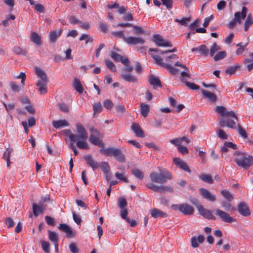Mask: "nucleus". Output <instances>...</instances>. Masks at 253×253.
<instances>
[{
  "label": "nucleus",
  "mask_w": 253,
  "mask_h": 253,
  "mask_svg": "<svg viewBox=\"0 0 253 253\" xmlns=\"http://www.w3.org/2000/svg\"><path fill=\"white\" fill-rule=\"evenodd\" d=\"M215 111L224 117L219 120V124L220 126H226L233 129H236L238 127L240 135L244 138H247L246 131L239 124L236 125L235 120L237 121L238 118L233 111H228L227 108L220 106H217Z\"/></svg>",
  "instance_id": "nucleus-1"
},
{
  "label": "nucleus",
  "mask_w": 253,
  "mask_h": 253,
  "mask_svg": "<svg viewBox=\"0 0 253 253\" xmlns=\"http://www.w3.org/2000/svg\"><path fill=\"white\" fill-rule=\"evenodd\" d=\"M77 132L78 134H73L71 130L66 129L63 130V134L68 137L72 142L76 143V146L79 149L87 150L89 146L87 142L88 134L83 126L80 123L76 125Z\"/></svg>",
  "instance_id": "nucleus-2"
},
{
  "label": "nucleus",
  "mask_w": 253,
  "mask_h": 253,
  "mask_svg": "<svg viewBox=\"0 0 253 253\" xmlns=\"http://www.w3.org/2000/svg\"><path fill=\"white\" fill-rule=\"evenodd\" d=\"M235 162L238 166L248 169L253 165V156L245 152L236 151L234 154Z\"/></svg>",
  "instance_id": "nucleus-3"
},
{
  "label": "nucleus",
  "mask_w": 253,
  "mask_h": 253,
  "mask_svg": "<svg viewBox=\"0 0 253 253\" xmlns=\"http://www.w3.org/2000/svg\"><path fill=\"white\" fill-rule=\"evenodd\" d=\"M35 72L37 75L40 78L38 80L36 85L41 94H44L47 92V77L45 73L41 68H36Z\"/></svg>",
  "instance_id": "nucleus-4"
},
{
  "label": "nucleus",
  "mask_w": 253,
  "mask_h": 253,
  "mask_svg": "<svg viewBox=\"0 0 253 253\" xmlns=\"http://www.w3.org/2000/svg\"><path fill=\"white\" fill-rule=\"evenodd\" d=\"M100 151L101 153L107 157H114L119 162L124 163L125 162V155L120 149L110 147L101 149Z\"/></svg>",
  "instance_id": "nucleus-5"
},
{
  "label": "nucleus",
  "mask_w": 253,
  "mask_h": 253,
  "mask_svg": "<svg viewBox=\"0 0 253 253\" xmlns=\"http://www.w3.org/2000/svg\"><path fill=\"white\" fill-rule=\"evenodd\" d=\"M151 180L154 182L163 184L168 179L172 178L171 173L166 169L161 170L160 173L153 172L150 175Z\"/></svg>",
  "instance_id": "nucleus-6"
},
{
  "label": "nucleus",
  "mask_w": 253,
  "mask_h": 253,
  "mask_svg": "<svg viewBox=\"0 0 253 253\" xmlns=\"http://www.w3.org/2000/svg\"><path fill=\"white\" fill-rule=\"evenodd\" d=\"M153 41L158 46L170 47L172 44L169 41L164 39L160 35H154L153 36Z\"/></svg>",
  "instance_id": "nucleus-7"
},
{
  "label": "nucleus",
  "mask_w": 253,
  "mask_h": 253,
  "mask_svg": "<svg viewBox=\"0 0 253 253\" xmlns=\"http://www.w3.org/2000/svg\"><path fill=\"white\" fill-rule=\"evenodd\" d=\"M216 214L218 216L222 221L227 223H232L236 221L235 219L230 216V215L225 211L219 209L215 210Z\"/></svg>",
  "instance_id": "nucleus-8"
},
{
  "label": "nucleus",
  "mask_w": 253,
  "mask_h": 253,
  "mask_svg": "<svg viewBox=\"0 0 253 253\" xmlns=\"http://www.w3.org/2000/svg\"><path fill=\"white\" fill-rule=\"evenodd\" d=\"M58 228L65 233L67 237L68 238H72L75 235V232L67 224H60Z\"/></svg>",
  "instance_id": "nucleus-9"
},
{
  "label": "nucleus",
  "mask_w": 253,
  "mask_h": 253,
  "mask_svg": "<svg viewBox=\"0 0 253 253\" xmlns=\"http://www.w3.org/2000/svg\"><path fill=\"white\" fill-rule=\"evenodd\" d=\"M125 42L128 44L130 45L142 44L145 42V40L141 37L130 36L125 38Z\"/></svg>",
  "instance_id": "nucleus-10"
},
{
  "label": "nucleus",
  "mask_w": 253,
  "mask_h": 253,
  "mask_svg": "<svg viewBox=\"0 0 253 253\" xmlns=\"http://www.w3.org/2000/svg\"><path fill=\"white\" fill-rule=\"evenodd\" d=\"M46 209V205L42 202H39L38 204L34 203L33 204V211L35 216H38L40 214L42 213Z\"/></svg>",
  "instance_id": "nucleus-11"
},
{
  "label": "nucleus",
  "mask_w": 253,
  "mask_h": 253,
  "mask_svg": "<svg viewBox=\"0 0 253 253\" xmlns=\"http://www.w3.org/2000/svg\"><path fill=\"white\" fill-rule=\"evenodd\" d=\"M192 52H198L200 56L206 57L209 53V49L205 44H202L197 47L191 49Z\"/></svg>",
  "instance_id": "nucleus-12"
},
{
  "label": "nucleus",
  "mask_w": 253,
  "mask_h": 253,
  "mask_svg": "<svg viewBox=\"0 0 253 253\" xmlns=\"http://www.w3.org/2000/svg\"><path fill=\"white\" fill-rule=\"evenodd\" d=\"M200 193L202 196L209 201L214 202L216 200V196L207 189L202 188L200 189Z\"/></svg>",
  "instance_id": "nucleus-13"
},
{
  "label": "nucleus",
  "mask_w": 253,
  "mask_h": 253,
  "mask_svg": "<svg viewBox=\"0 0 253 253\" xmlns=\"http://www.w3.org/2000/svg\"><path fill=\"white\" fill-rule=\"evenodd\" d=\"M198 211L200 214L208 219H215V216L212 214V212L206 209H205L202 206H199L198 207Z\"/></svg>",
  "instance_id": "nucleus-14"
},
{
  "label": "nucleus",
  "mask_w": 253,
  "mask_h": 253,
  "mask_svg": "<svg viewBox=\"0 0 253 253\" xmlns=\"http://www.w3.org/2000/svg\"><path fill=\"white\" fill-rule=\"evenodd\" d=\"M238 210L239 212L244 216H248L251 213L247 205L244 202H242L238 205Z\"/></svg>",
  "instance_id": "nucleus-15"
},
{
  "label": "nucleus",
  "mask_w": 253,
  "mask_h": 253,
  "mask_svg": "<svg viewBox=\"0 0 253 253\" xmlns=\"http://www.w3.org/2000/svg\"><path fill=\"white\" fill-rule=\"evenodd\" d=\"M173 162L176 166H177L182 170L188 172H191V170L187 166V165L186 164V163L180 158H175L173 159Z\"/></svg>",
  "instance_id": "nucleus-16"
},
{
  "label": "nucleus",
  "mask_w": 253,
  "mask_h": 253,
  "mask_svg": "<svg viewBox=\"0 0 253 253\" xmlns=\"http://www.w3.org/2000/svg\"><path fill=\"white\" fill-rule=\"evenodd\" d=\"M247 8L243 6L242 8L241 12H237L234 14V18L238 22V23L241 24L242 20L244 19L247 14Z\"/></svg>",
  "instance_id": "nucleus-17"
},
{
  "label": "nucleus",
  "mask_w": 253,
  "mask_h": 253,
  "mask_svg": "<svg viewBox=\"0 0 253 253\" xmlns=\"http://www.w3.org/2000/svg\"><path fill=\"white\" fill-rule=\"evenodd\" d=\"M102 137L101 134L100 135H96L95 134H90L89 137V141L94 145L98 146L100 147H104V143L99 139V137Z\"/></svg>",
  "instance_id": "nucleus-18"
},
{
  "label": "nucleus",
  "mask_w": 253,
  "mask_h": 253,
  "mask_svg": "<svg viewBox=\"0 0 253 253\" xmlns=\"http://www.w3.org/2000/svg\"><path fill=\"white\" fill-rule=\"evenodd\" d=\"M84 160L87 164L93 170L97 169L99 166V164L94 161L91 155H87L84 157Z\"/></svg>",
  "instance_id": "nucleus-19"
},
{
  "label": "nucleus",
  "mask_w": 253,
  "mask_h": 253,
  "mask_svg": "<svg viewBox=\"0 0 253 253\" xmlns=\"http://www.w3.org/2000/svg\"><path fill=\"white\" fill-rule=\"evenodd\" d=\"M194 210L192 207L187 204H181L180 212L184 215H191L194 213Z\"/></svg>",
  "instance_id": "nucleus-20"
},
{
  "label": "nucleus",
  "mask_w": 253,
  "mask_h": 253,
  "mask_svg": "<svg viewBox=\"0 0 253 253\" xmlns=\"http://www.w3.org/2000/svg\"><path fill=\"white\" fill-rule=\"evenodd\" d=\"M149 83L153 87V88L155 89L157 87H161V82L160 79L154 76L153 75H151L149 77Z\"/></svg>",
  "instance_id": "nucleus-21"
},
{
  "label": "nucleus",
  "mask_w": 253,
  "mask_h": 253,
  "mask_svg": "<svg viewBox=\"0 0 253 253\" xmlns=\"http://www.w3.org/2000/svg\"><path fill=\"white\" fill-rule=\"evenodd\" d=\"M62 32V30L61 29L51 31L49 34L50 42L52 43L55 42L56 40L61 36Z\"/></svg>",
  "instance_id": "nucleus-22"
},
{
  "label": "nucleus",
  "mask_w": 253,
  "mask_h": 253,
  "mask_svg": "<svg viewBox=\"0 0 253 253\" xmlns=\"http://www.w3.org/2000/svg\"><path fill=\"white\" fill-rule=\"evenodd\" d=\"M131 129L138 137H144V134L140 126L137 123H133L131 125Z\"/></svg>",
  "instance_id": "nucleus-23"
},
{
  "label": "nucleus",
  "mask_w": 253,
  "mask_h": 253,
  "mask_svg": "<svg viewBox=\"0 0 253 253\" xmlns=\"http://www.w3.org/2000/svg\"><path fill=\"white\" fill-rule=\"evenodd\" d=\"M204 237L203 235H200L196 237L194 236L191 239V246L193 248H195L199 246V243H202L204 241Z\"/></svg>",
  "instance_id": "nucleus-24"
},
{
  "label": "nucleus",
  "mask_w": 253,
  "mask_h": 253,
  "mask_svg": "<svg viewBox=\"0 0 253 253\" xmlns=\"http://www.w3.org/2000/svg\"><path fill=\"white\" fill-rule=\"evenodd\" d=\"M53 126L57 129L64 126H69V123L66 120H59L57 121H53L52 122Z\"/></svg>",
  "instance_id": "nucleus-25"
},
{
  "label": "nucleus",
  "mask_w": 253,
  "mask_h": 253,
  "mask_svg": "<svg viewBox=\"0 0 253 253\" xmlns=\"http://www.w3.org/2000/svg\"><path fill=\"white\" fill-rule=\"evenodd\" d=\"M151 215L154 218L157 217H166L167 214L166 212H163L160 210L157 209H154L150 211Z\"/></svg>",
  "instance_id": "nucleus-26"
},
{
  "label": "nucleus",
  "mask_w": 253,
  "mask_h": 253,
  "mask_svg": "<svg viewBox=\"0 0 253 253\" xmlns=\"http://www.w3.org/2000/svg\"><path fill=\"white\" fill-rule=\"evenodd\" d=\"M201 92L203 95L211 102H215L216 100V96L213 93L204 89H202Z\"/></svg>",
  "instance_id": "nucleus-27"
},
{
  "label": "nucleus",
  "mask_w": 253,
  "mask_h": 253,
  "mask_svg": "<svg viewBox=\"0 0 253 253\" xmlns=\"http://www.w3.org/2000/svg\"><path fill=\"white\" fill-rule=\"evenodd\" d=\"M73 87L79 93L81 94L83 92L84 88L81 84V83L79 80L77 78H75L73 81Z\"/></svg>",
  "instance_id": "nucleus-28"
},
{
  "label": "nucleus",
  "mask_w": 253,
  "mask_h": 253,
  "mask_svg": "<svg viewBox=\"0 0 253 253\" xmlns=\"http://www.w3.org/2000/svg\"><path fill=\"white\" fill-rule=\"evenodd\" d=\"M140 113L144 117H146L150 111V107L145 103H141L140 105Z\"/></svg>",
  "instance_id": "nucleus-29"
},
{
  "label": "nucleus",
  "mask_w": 253,
  "mask_h": 253,
  "mask_svg": "<svg viewBox=\"0 0 253 253\" xmlns=\"http://www.w3.org/2000/svg\"><path fill=\"white\" fill-rule=\"evenodd\" d=\"M121 76L124 80L128 82L135 83L137 81V78L130 74H123Z\"/></svg>",
  "instance_id": "nucleus-30"
},
{
  "label": "nucleus",
  "mask_w": 253,
  "mask_h": 253,
  "mask_svg": "<svg viewBox=\"0 0 253 253\" xmlns=\"http://www.w3.org/2000/svg\"><path fill=\"white\" fill-rule=\"evenodd\" d=\"M253 24V18L251 14H249L244 23V30L247 31L249 27Z\"/></svg>",
  "instance_id": "nucleus-31"
},
{
  "label": "nucleus",
  "mask_w": 253,
  "mask_h": 253,
  "mask_svg": "<svg viewBox=\"0 0 253 253\" xmlns=\"http://www.w3.org/2000/svg\"><path fill=\"white\" fill-rule=\"evenodd\" d=\"M151 56L155 60L156 64L163 67H165L167 64L163 62V59L159 55L155 54H151Z\"/></svg>",
  "instance_id": "nucleus-32"
},
{
  "label": "nucleus",
  "mask_w": 253,
  "mask_h": 253,
  "mask_svg": "<svg viewBox=\"0 0 253 253\" xmlns=\"http://www.w3.org/2000/svg\"><path fill=\"white\" fill-rule=\"evenodd\" d=\"M48 233L49 239L51 242L53 243L58 242V236L56 232L49 230Z\"/></svg>",
  "instance_id": "nucleus-33"
},
{
  "label": "nucleus",
  "mask_w": 253,
  "mask_h": 253,
  "mask_svg": "<svg viewBox=\"0 0 253 253\" xmlns=\"http://www.w3.org/2000/svg\"><path fill=\"white\" fill-rule=\"evenodd\" d=\"M220 47L216 43L214 42L209 50V53L211 56H213L215 53L220 50Z\"/></svg>",
  "instance_id": "nucleus-34"
},
{
  "label": "nucleus",
  "mask_w": 253,
  "mask_h": 253,
  "mask_svg": "<svg viewBox=\"0 0 253 253\" xmlns=\"http://www.w3.org/2000/svg\"><path fill=\"white\" fill-rule=\"evenodd\" d=\"M31 40L38 45H40L41 43V37L36 32H33L31 34Z\"/></svg>",
  "instance_id": "nucleus-35"
},
{
  "label": "nucleus",
  "mask_w": 253,
  "mask_h": 253,
  "mask_svg": "<svg viewBox=\"0 0 253 253\" xmlns=\"http://www.w3.org/2000/svg\"><path fill=\"white\" fill-rule=\"evenodd\" d=\"M131 173L134 176L140 180H142L144 177L143 172L138 169H132Z\"/></svg>",
  "instance_id": "nucleus-36"
},
{
  "label": "nucleus",
  "mask_w": 253,
  "mask_h": 253,
  "mask_svg": "<svg viewBox=\"0 0 253 253\" xmlns=\"http://www.w3.org/2000/svg\"><path fill=\"white\" fill-rule=\"evenodd\" d=\"M186 139V137L185 136H183V137H180V138H175L173 139H171L169 141V142L171 144H172L175 146H176L178 147L181 146V144L182 141H183V139Z\"/></svg>",
  "instance_id": "nucleus-37"
},
{
  "label": "nucleus",
  "mask_w": 253,
  "mask_h": 253,
  "mask_svg": "<svg viewBox=\"0 0 253 253\" xmlns=\"http://www.w3.org/2000/svg\"><path fill=\"white\" fill-rule=\"evenodd\" d=\"M226 56V52L225 51L218 52L214 56L213 59L215 61H217L224 59Z\"/></svg>",
  "instance_id": "nucleus-38"
},
{
  "label": "nucleus",
  "mask_w": 253,
  "mask_h": 253,
  "mask_svg": "<svg viewBox=\"0 0 253 253\" xmlns=\"http://www.w3.org/2000/svg\"><path fill=\"white\" fill-rule=\"evenodd\" d=\"M200 178L204 182L212 184L213 180L211 176L209 174H202L200 175Z\"/></svg>",
  "instance_id": "nucleus-39"
},
{
  "label": "nucleus",
  "mask_w": 253,
  "mask_h": 253,
  "mask_svg": "<svg viewBox=\"0 0 253 253\" xmlns=\"http://www.w3.org/2000/svg\"><path fill=\"white\" fill-rule=\"evenodd\" d=\"M13 51L17 54L21 55H26L27 52L25 49L22 48L19 46L14 47L13 48Z\"/></svg>",
  "instance_id": "nucleus-40"
},
{
  "label": "nucleus",
  "mask_w": 253,
  "mask_h": 253,
  "mask_svg": "<svg viewBox=\"0 0 253 253\" xmlns=\"http://www.w3.org/2000/svg\"><path fill=\"white\" fill-rule=\"evenodd\" d=\"M146 186L148 188L155 192L161 193V189H162L161 186L156 185L153 183H148Z\"/></svg>",
  "instance_id": "nucleus-41"
},
{
  "label": "nucleus",
  "mask_w": 253,
  "mask_h": 253,
  "mask_svg": "<svg viewBox=\"0 0 253 253\" xmlns=\"http://www.w3.org/2000/svg\"><path fill=\"white\" fill-rule=\"evenodd\" d=\"M221 193L229 201H231L233 199V197L231 193L226 190H222Z\"/></svg>",
  "instance_id": "nucleus-42"
},
{
  "label": "nucleus",
  "mask_w": 253,
  "mask_h": 253,
  "mask_svg": "<svg viewBox=\"0 0 253 253\" xmlns=\"http://www.w3.org/2000/svg\"><path fill=\"white\" fill-rule=\"evenodd\" d=\"M105 64L107 67L112 72H115L116 70L115 64L109 60H105Z\"/></svg>",
  "instance_id": "nucleus-43"
},
{
  "label": "nucleus",
  "mask_w": 253,
  "mask_h": 253,
  "mask_svg": "<svg viewBox=\"0 0 253 253\" xmlns=\"http://www.w3.org/2000/svg\"><path fill=\"white\" fill-rule=\"evenodd\" d=\"M94 114H99L102 111V107L100 102H97L93 105Z\"/></svg>",
  "instance_id": "nucleus-44"
},
{
  "label": "nucleus",
  "mask_w": 253,
  "mask_h": 253,
  "mask_svg": "<svg viewBox=\"0 0 253 253\" xmlns=\"http://www.w3.org/2000/svg\"><path fill=\"white\" fill-rule=\"evenodd\" d=\"M240 67V65H238L234 66H230L226 70L225 73L226 74H228L231 75L233 74L235 72V71L238 69H239Z\"/></svg>",
  "instance_id": "nucleus-45"
},
{
  "label": "nucleus",
  "mask_w": 253,
  "mask_h": 253,
  "mask_svg": "<svg viewBox=\"0 0 253 253\" xmlns=\"http://www.w3.org/2000/svg\"><path fill=\"white\" fill-rule=\"evenodd\" d=\"M115 176L118 179L124 181V182H127L128 179L127 177L125 176V173H120L119 172H116L115 174Z\"/></svg>",
  "instance_id": "nucleus-46"
},
{
  "label": "nucleus",
  "mask_w": 253,
  "mask_h": 253,
  "mask_svg": "<svg viewBox=\"0 0 253 253\" xmlns=\"http://www.w3.org/2000/svg\"><path fill=\"white\" fill-rule=\"evenodd\" d=\"M80 41H85V43L87 44L89 42H93V39L87 34H83L80 38Z\"/></svg>",
  "instance_id": "nucleus-47"
},
{
  "label": "nucleus",
  "mask_w": 253,
  "mask_h": 253,
  "mask_svg": "<svg viewBox=\"0 0 253 253\" xmlns=\"http://www.w3.org/2000/svg\"><path fill=\"white\" fill-rule=\"evenodd\" d=\"M110 56L116 62H120V60L122 59V56L114 51L110 52Z\"/></svg>",
  "instance_id": "nucleus-48"
},
{
  "label": "nucleus",
  "mask_w": 253,
  "mask_h": 253,
  "mask_svg": "<svg viewBox=\"0 0 253 253\" xmlns=\"http://www.w3.org/2000/svg\"><path fill=\"white\" fill-rule=\"evenodd\" d=\"M100 167L104 173H107L110 171V167L107 162H102Z\"/></svg>",
  "instance_id": "nucleus-49"
},
{
  "label": "nucleus",
  "mask_w": 253,
  "mask_h": 253,
  "mask_svg": "<svg viewBox=\"0 0 253 253\" xmlns=\"http://www.w3.org/2000/svg\"><path fill=\"white\" fill-rule=\"evenodd\" d=\"M133 28V32L135 34H142L144 33V31L143 28L139 26L132 25Z\"/></svg>",
  "instance_id": "nucleus-50"
},
{
  "label": "nucleus",
  "mask_w": 253,
  "mask_h": 253,
  "mask_svg": "<svg viewBox=\"0 0 253 253\" xmlns=\"http://www.w3.org/2000/svg\"><path fill=\"white\" fill-rule=\"evenodd\" d=\"M190 21L189 18H183L181 20L178 19H175L174 21L178 23L179 25L182 26H186L187 25V22Z\"/></svg>",
  "instance_id": "nucleus-51"
},
{
  "label": "nucleus",
  "mask_w": 253,
  "mask_h": 253,
  "mask_svg": "<svg viewBox=\"0 0 253 253\" xmlns=\"http://www.w3.org/2000/svg\"><path fill=\"white\" fill-rule=\"evenodd\" d=\"M127 205V202L125 198H121L118 200V206L122 209H125Z\"/></svg>",
  "instance_id": "nucleus-52"
},
{
  "label": "nucleus",
  "mask_w": 253,
  "mask_h": 253,
  "mask_svg": "<svg viewBox=\"0 0 253 253\" xmlns=\"http://www.w3.org/2000/svg\"><path fill=\"white\" fill-rule=\"evenodd\" d=\"M189 78V75L187 72L183 71L181 73L180 80L182 82L185 83V84L186 83L188 82L187 81V79Z\"/></svg>",
  "instance_id": "nucleus-53"
},
{
  "label": "nucleus",
  "mask_w": 253,
  "mask_h": 253,
  "mask_svg": "<svg viewBox=\"0 0 253 253\" xmlns=\"http://www.w3.org/2000/svg\"><path fill=\"white\" fill-rule=\"evenodd\" d=\"M4 222H5V224H6V226L8 228L13 227L15 224L13 220L10 217L5 218Z\"/></svg>",
  "instance_id": "nucleus-54"
},
{
  "label": "nucleus",
  "mask_w": 253,
  "mask_h": 253,
  "mask_svg": "<svg viewBox=\"0 0 253 253\" xmlns=\"http://www.w3.org/2000/svg\"><path fill=\"white\" fill-rule=\"evenodd\" d=\"M9 84L11 89L14 92H19L21 89L20 86L14 82H10Z\"/></svg>",
  "instance_id": "nucleus-55"
},
{
  "label": "nucleus",
  "mask_w": 253,
  "mask_h": 253,
  "mask_svg": "<svg viewBox=\"0 0 253 253\" xmlns=\"http://www.w3.org/2000/svg\"><path fill=\"white\" fill-rule=\"evenodd\" d=\"M173 0H162V3L165 5L167 9H170L172 8Z\"/></svg>",
  "instance_id": "nucleus-56"
},
{
  "label": "nucleus",
  "mask_w": 253,
  "mask_h": 253,
  "mask_svg": "<svg viewBox=\"0 0 253 253\" xmlns=\"http://www.w3.org/2000/svg\"><path fill=\"white\" fill-rule=\"evenodd\" d=\"M42 250L46 253L49 252V243L46 241H42L41 242Z\"/></svg>",
  "instance_id": "nucleus-57"
},
{
  "label": "nucleus",
  "mask_w": 253,
  "mask_h": 253,
  "mask_svg": "<svg viewBox=\"0 0 253 253\" xmlns=\"http://www.w3.org/2000/svg\"><path fill=\"white\" fill-rule=\"evenodd\" d=\"M103 105L107 109L110 110L113 107L114 104L110 100L106 99L104 101Z\"/></svg>",
  "instance_id": "nucleus-58"
},
{
  "label": "nucleus",
  "mask_w": 253,
  "mask_h": 253,
  "mask_svg": "<svg viewBox=\"0 0 253 253\" xmlns=\"http://www.w3.org/2000/svg\"><path fill=\"white\" fill-rule=\"evenodd\" d=\"M217 134L218 137L223 139H227V135L226 134L224 131L222 129H218L217 131Z\"/></svg>",
  "instance_id": "nucleus-59"
},
{
  "label": "nucleus",
  "mask_w": 253,
  "mask_h": 253,
  "mask_svg": "<svg viewBox=\"0 0 253 253\" xmlns=\"http://www.w3.org/2000/svg\"><path fill=\"white\" fill-rule=\"evenodd\" d=\"M222 207L227 211H232L233 210L231 205L227 202H224L222 203Z\"/></svg>",
  "instance_id": "nucleus-60"
},
{
  "label": "nucleus",
  "mask_w": 253,
  "mask_h": 253,
  "mask_svg": "<svg viewBox=\"0 0 253 253\" xmlns=\"http://www.w3.org/2000/svg\"><path fill=\"white\" fill-rule=\"evenodd\" d=\"M45 220L46 223L49 225L54 226L55 225V220L53 217L49 216H45Z\"/></svg>",
  "instance_id": "nucleus-61"
},
{
  "label": "nucleus",
  "mask_w": 253,
  "mask_h": 253,
  "mask_svg": "<svg viewBox=\"0 0 253 253\" xmlns=\"http://www.w3.org/2000/svg\"><path fill=\"white\" fill-rule=\"evenodd\" d=\"M165 67L168 69L172 74H176L178 72V70L176 68L169 64H167Z\"/></svg>",
  "instance_id": "nucleus-62"
},
{
  "label": "nucleus",
  "mask_w": 253,
  "mask_h": 253,
  "mask_svg": "<svg viewBox=\"0 0 253 253\" xmlns=\"http://www.w3.org/2000/svg\"><path fill=\"white\" fill-rule=\"evenodd\" d=\"M185 85L192 90H198L199 89V86L194 83L186 82Z\"/></svg>",
  "instance_id": "nucleus-63"
},
{
  "label": "nucleus",
  "mask_w": 253,
  "mask_h": 253,
  "mask_svg": "<svg viewBox=\"0 0 253 253\" xmlns=\"http://www.w3.org/2000/svg\"><path fill=\"white\" fill-rule=\"evenodd\" d=\"M69 249L72 253H78L79 252V250L76 245L74 243H72L69 245Z\"/></svg>",
  "instance_id": "nucleus-64"
}]
</instances>
